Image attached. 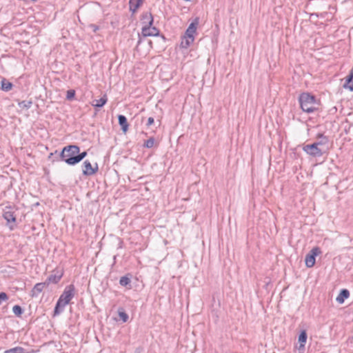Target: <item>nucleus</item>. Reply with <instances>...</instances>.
Listing matches in <instances>:
<instances>
[{
    "instance_id": "obj_1",
    "label": "nucleus",
    "mask_w": 353,
    "mask_h": 353,
    "mask_svg": "<svg viewBox=\"0 0 353 353\" xmlns=\"http://www.w3.org/2000/svg\"><path fill=\"white\" fill-rule=\"evenodd\" d=\"M74 295V287L70 285L65 288L63 294L59 297L54 310V314H59L63 310L64 307L70 303Z\"/></svg>"
},
{
    "instance_id": "obj_2",
    "label": "nucleus",
    "mask_w": 353,
    "mask_h": 353,
    "mask_svg": "<svg viewBox=\"0 0 353 353\" xmlns=\"http://www.w3.org/2000/svg\"><path fill=\"white\" fill-rule=\"evenodd\" d=\"M299 103L301 109L305 112H312L316 109L315 97L309 93H303L299 97Z\"/></svg>"
},
{
    "instance_id": "obj_3",
    "label": "nucleus",
    "mask_w": 353,
    "mask_h": 353,
    "mask_svg": "<svg viewBox=\"0 0 353 353\" xmlns=\"http://www.w3.org/2000/svg\"><path fill=\"white\" fill-rule=\"evenodd\" d=\"M80 152V148L76 145H70L63 148L60 158L62 161H65L68 165H75L76 163H72L71 159L76 157L77 154Z\"/></svg>"
},
{
    "instance_id": "obj_4",
    "label": "nucleus",
    "mask_w": 353,
    "mask_h": 353,
    "mask_svg": "<svg viewBox=\"0 0 353 353\" xmlns=\"http://www.w3.org/2000/svg\"><path fill=\"white\" fill-rule=\"evenodd\" d=\"M303 150L308 155L313 157H320L324 153L323 148L317 147L314 143L312 144L305 145L303 147Z\"/></svg>"
},
{
    "instance_id": "obj_5",
    "label": "nucleus",
    "mask_w": 353,
    "mask_h": 353,
    "mask_svg": "<svg viewBox=\"0 0 353 353\" xmlns=\"http://www.w3.org/2000/svg\"><path fill=\"white\" fill-rule=\"evenodd\" d=\"M321 253L318 247L312 248L310 252L305 256V262L307 268H312L315 264V257Z\"/></svg>"
},
{
    "instance_id": "obj_6",
    "label": "nucleus",
    "mask_w": 353,
    "mask_h": 353,
    "mask_svg": "<svg viewBox=\"0 0 353 353\" xmlns=\"http://www.w3.org/2000/svg\"><path fill=\"white\" fill-rule=\"evenodd\" d=\"M82 168L83 174L85 176L93 175L98 170V165L96 163L94 166H92L90 162L88 160L83 162Z\"/></svg>"
},
{
    "instance_id": "obj_7",
    "label": "nucleus",
    "mask_w": 353,
    "mask_h": 353,
    "mask_svg": "<svg viewBox=\"0 0 353 353\" xmlns=\"http://www.w3.org/2000/svg\"><path fill=\"white\" fill-rule=\"evenodd\" d=\"M141 34L143 37L158 36L159 34V30L152 26L145 25L142 28Z\"/></svg>"
},
{
    "instance_id": "obj_8",
    "label": "nucleus",
    "mask_w": 353,
    "mask_h": 353,
    "mask_svg": "<svg viewBox=\"0 0 353 353\" xmlns=\"http://www.w3.org/2000/svg\"><path fill=\"white\" fill-rule=\"evenodd\" d=\"M199 25V19L196 18L188 26L185 31V36L194 37V34L196 32L197 26Z\"/></svg>"
},
{
    "instance_id": "obj_9",
    "label": "nucleus",
    "mask_w": 353,
    "mask_h": 353,
    "mask_svg": "<svg viewBox=\"0 0 353 353\" xmlns=\"http://www.w3.org/2000/svg\"><path fill=\"white\" fill-rule=\"evenodd\" d=\"M307 333L305 330H303L299 336V346L297 347L299 353H303L305 350V344L307 341Z\"/></svg>"
},
{
    "instance_id": "obj_10",
    "label": "nucleus",
    "mask_w": 353,
    "mask_h": 353,
    "mask_svg": "<svg viewBox=\"0 0 353 353\" xmlns=\"http://www.w3.org/2000/svg\"><path fill=\"white\" fill-rule=\"evenodd\" d=\"M63 276V273L61 271H54L46 280L47 285L49 283H57Z\"/></svg>"
},
{
    "instance_id": "obj_11",
    "label": "nucleus",
    "mask_w": 353,
    "mask_h": 353,
    "mask_svg": "<svg viewBox=\"0 0 353 353\" xmlns=\"http://www.w3.org/2000/svg\"><path fill=\"white\" fill-rule=\"evenodd\" d=\"M47 285L46 282L37 283L31 291L32 296H37Z\"/></svg>"
},
{
    "instance_id": "obj_12",
    "label": "nucleus",
    "mask_w": 353,
    "mask_h": 353,
    "mask_svg": "<svg viewBox=\"0 0 353 353\" xmlns=\"http://www.w3.org/2000/svg\"><path fill=\"white\" fill-rule=\"evenodd\" d=\"M3 216L7 221L8 223H14L16 221V217L14 215V212L10 210V208H6V210H4Z\"/></svg>"
},
{
    "instance_id": "obj_13",
    "label": "nucleus",
    "mask_w": 353,
    "mask_h": 353,
    "mask_svg": "<svg viewBox=\"0 0 353 353\" xmlns=\"http://www.w3.org/2000/svg\"><path fill=\"white\" fill-rule=\"evenodd\" d=\"M317 138L319 139V140L317 141L314 142V143L317 147L322 148L323 151H324V147L326 145H327V143L329 142L328 138L322 134H319L317 136Z\"/></svg>"
},
{
    "instance_id": "obj_14",
    "label": "nucleus",
    "mask_w": 353,
    "mask_h": 353,
    "mask_svg": "<svg viewBox=\"0 0 353 353\" xmlns=\"http://www.w3.org/2000/svg\"><path fill=\"white\" fill-rule=\"evenodd\" d=\"M141 20L143 24L150 26H152L154 21L152 14L148 12L142 14Z\"/></svg>"
},
{
    "instance_id": "obj_15",
    "label": "nucleus",
    "mask_w": 353,
    "mask_h": 353,
    "mask_svg": "<svg viewBox=\"0 0 353 353\" xmlns=\"http://www.w3.org/2000/svg\"><path fill=\"white\" fill-rule=\"evenodd\" d=\"M143 1L141 0H130L129 1V7L130 10L134 14L137 9L142 5Z\"/></svg>"
},
{
    "instance_id": "obj_16",
    "label": "nucleus",
    "mask_w": 353,
    "mask_h": 353,
    "mask_svg": "<svg viewBox=\"0 0 353 353\" xmlns=\"http://www.w3.org/2000/svg\"><path fill=\"white\" fill-rule=\"evenodd\" d=\"M343 87L346 89H349L351 91H353V70H352L349 74V75L346 77L345 83L343 85Z\"/></svg>"
},
{
    "instance_id": "obj_17",
    "label": "nucleus",
    "mask_w": 353,
    "mask_h": 353,
    "mask_svg": "<svg viewBox=\"0 0 353 353\" xmlns=\"http://www.w3.org/2000/svg\"><path fill=\"white\" fill-rule=\"evenodd\" d=\"M194 40V37H190L184 35L181 39L180 46L183 48H188L190 44L193 43Z\"/></svg>"
},
{
    "instance_id": "obj_18",
    "label": "nucleus",
    "mask_w": 353,
    "mask_h": 353,
    "mask_svg": "<svg viewBox=\"0 0 353 353\" xmlns=\"http://www.w3.org/2000/svg\"><path fill=\"white\" fill-rule=\"evenodd\" d=\"M118 121L119 125L121 126L123 132H125L128 128V123L126 117L124 115L120 114L118 117Z\"/></svg>"
},
{
    "instance_id": "obj_19",
    "label": "nucleus",
    "mask_w": 353,
    "mask_h": 353,
    "mask_svg": "<svg viewBox=\"0 0 353 353\" xmlns=\"http://www.w3.org/2000/svg\"><path fill=\"white\" fill-rule=\"evenodd\" d=\"M350 292L347 290L343 289L341 291L336 300L339 303H343L345 299L348 298Z\"/></svg>"
},
{
    "instance_id": "obj_20",
    "label": "nucleus",
    "mask_w": 353,
    "mask_h": 353,
    "mask_svg": "<svg viewBox=\"0 0 353 353\" xmlns=\"http://www.w3.org/2000/svg\"><path fill=\"white\" fill-rule=\"evenodd\" d=\"M107 100V97L104 95L101 99L94 100L93 101L92 105L96 108H101L106 103Z\"/></svg>"
},
{
    "instance_id": "obj_21",
    "label": "nucleus",
    "mask_w": 353,
    "mask_h": 353,
    "mask_svg": "<svg viewBox=\"0 0 353 353\" xmlns=\"http://www.w3.org/2000/svg\"><path fill=\"white\" fill-rule=\"evenodd\" d=\"M86 156H87V152L84 151L81 153H80V152H79L77 154L76 157L71 159L72 160L70 162L76 163V164H77V163H79L81 161H82Z\"/></svg>"
},
{
    "instance_id": "obj_22",
    "label": "nucleus",
    "mask_w": 353,
    "mask_h": 353,
    "mask_svg": "<svg viewBox=\"0 0 353 353\" xmlns=\"http://www.w3.org/2000/svg\"><path fill=\"white\" fill-rule=\"evenodd\" d=\"M4 353H27L26 350L21 347H15L6 350Z\"/></svg>"
},
{
    "instance_id": "obj_23",
    "label": "nucleus",
    "mask_w": 353,
    "mask_h": 353,
    "mask_svg": "<svg viewBox=\"0 0 353 353\" xmlns=\"http://www.w3.org/2000/svg\"><path fill=\"white\" fill-rule=\"evenodd\" d=\"M12 84L6 81L5 79H3L2 81H1V89L4 91H9L11 90L12 88Z\"/></svg>"
},
{
    "instance_id": "obj_24",
    "label": "nucleus",
    "mask_w": 353,
    "mask_h": 353,
    "mask_svg": "<svg viewBox=\"0 0 353 353\" xmlns=\"http://www.w3.org/2000/svg\"><path fill=\"white\" fill-rule=\"evenodd\" d=\"M32 102L31 101H22L19 103V108L22 109H28L31 107Z\"/></svg>"
},
{
    "instance_id": "obj_25",
    "label": "nucleus",
    "mask_w": 353,
    "mask_h": 353,
    "mask_svg": "<svg viewBox=\"0 0 353 353\" xmlns=\"http://www.w3.org/2000/svg\"><path fill=\"white\" fill-rule=\"evenodd\" d=\"M118 314L120 319L122 320L123 322H126L128 320V315L127 313H125L122 309H119L118 310Z\"/></svg>"
},
{
    "instance_id": "obj_26",
    "label": "nucleus",
    "mask_w": 353,
    "mask_h": 353,
    "mask_svg": "<svg viewBox=\"0 0 353 353\" xmlns=\"http://www.w3.org/2000/svg\"><path fill=\"white\" fill-rule=\"evenodd\" d=\"M12 312L16 316H20L23 311L21 306L16 305L12 307Z\"/></svg>"
},
{
    "instance_id": "obj_27",
    "label": "nucleus",
    "mask_w": 353,
    "mask_h": 353,
    "mask_svg": "<svg viewBox=\"0 0 353 353\" xmlns=\"http://www.w3.org/2000/svg\"><path fill=\"white\" fill-rule=\"evenodd\" d=\"M130 279L128 276H122L119 280V284L122 286H127L130 285Z\"/></svg>"
},
{
    "instance_id": "obj_28",
    "label": "nucleus",
    "mask_w": 353,
    "mask_h": 353,
    "mask_svg": "<svg viewBox=\"0 0 353 353\" xmlns=\"http://www.w3.org/2000/svg\"><path fill=\"white\" fill-rule=\"evenodd\" d=\"M154 139L153 137H150L144 143L143 146L147 148H151L154 146Z\"/></svg>"
},
{
    "instance_id": "obj_29",
    "label": "nucleus",
    "mask_w": 353,
    "mask_h": 353,
    "mask_svg": "<svg viewBox=\"0 0 353 353\" xmlns=\"http://www.w3.org/2000/svg\"><path fill=\"white\" fill-rule=\"evenodd\" d=\"M74 94H75V92H74V90H69L67 92L66 97H67L68 99L71 100L72 99L74 98Z\"/></svg>"
},
{
    "instance_id": "obj_30",
    "label": "nucleus",
    "mask_w": 353,
    "mask_h": 353,
    "mask_svg": "<svg viewBox=\"0 0 353 353\" xmlns=\"http://www.w3.org/2000/svg\"><path fill=\"white\" fill-rule=\"evenodd\" d=\"M8 296L5 292H0V304L6 300H8Z\"/></svg>"
},
{
    "instance_id": "obj_31",
    "label": "nucleus",
    "mask_w": 353,
    "mask_h": 353,
    "mask_svg": "<svg viewBox=\"0 0 353 353\" xmlns=\"http://www.w3.org/2000/svg\"><path fill=\"white\" fill-rule=\"evenodd\" d=\"M154 120L153 117H149L148 119V122H147L146 125L148 126H150V125H151L152 124L154 123Z\"/></svg>"
},
{
    "instance_id": "obj_32",
    "label": "nucleus",
    "mask_w": 353,
    "mask_h": 353,
    "mask_svg": "<svg viewBox=\"0 0 353 353\" xmlns=\"http://www.w3.org/2000/svg\"><path fill=\"white\" fill-rule=\"evenodd\" d=\"M90 27L92 28V30L94 32H97L99 30L98 26H97L95 25L92 24V25H90Z\"/></svg>"
},
{
    "instance_id": "obj_33",
    "label": "nucleus",
    "mask_w": 353,
    "mask_h": 353,
    "mask_svg": "<svg viewBox=\"0 0 353 353\" xmlns=\"http://www.w3.org/2000/svg\"><path fill=\"white\" fill-rule=\"evenodd\" d=\"M138 36H139V41H138V43H137V48H138L139 45L141 43V42L142 41L141 38L140 37V34H138Z\"/></svg>"
},
{
    "instance_id": "obj_34",
    "label": "nucleus",
    "mask_w": 353,
    "mask_h": 353,
    "mask_svg": "<svg viewBox=\"0 0 353 353\" xmlns=\"http://www.w3.org/2000/svg\"><path fill=\"white\" fill-rule=\"evenodd\" d=\"M149 44H150V46L152 45V41H149Z\"/></svg>"
},
{
    "instance_id": "obj_35",
    "label": "nucleus",
    "mask_w": 353,
    "mask_h": 353,
    "mask_svg": "<svg viewBox=\"0 0 353 353\" xmlns=\"http://www.w3.org/2000/svg\"><path fill=\"white\" fill-rule=\"evenodd\" d=\"M141 1H143V0H141Z\"/></svg>"
}]
</instances>
